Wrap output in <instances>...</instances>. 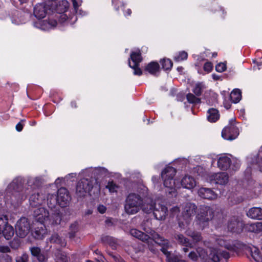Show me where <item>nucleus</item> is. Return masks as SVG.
Here are the masks:
<instances>
[{
  "mask_svg": "<svg viewBox=\"0 0 262 262\" xmlns=\"http://www.w3.org/2000/svg\"><path fill=\"white\" fill-rule=\"evenodd\" d=\"M147 190V188L144 187L142 188H139L137 193L132 192L128 194L124 205V209L127 213L134 214L141 210V206L146 199Z\"/></svg>",
  "mask_w": 262,
  "mask_h": 262,
  "instance_id": "nucleus-1",
  "label": "nucleus"
},
{
  "mask_svg": "<svg viewBox=\"0 0 262 262\" xmlns=\"http://www.w3.org/2000/svg\"><path fill=\"white\" fill-rule=\"evenodd\" d=\"M31 189V188L24 189L21 181L18 178H15L9 184L6 191L12 201L19 203L27 198Z\"/></svg>",
  "mask_w": 262,
  "mask_h": 262,
  "instance_id": "nucleus-2",
  "label": "nucleus"
},
{
  "mask_svg": "<svg viewBox=\"0 0 262 262\" xmlns=\"http://www.w3.org/2000/svg\"><path fill=\"white\" fill-rule=\"evenodd\" d=\"M36 220L40 223L39 226L35 227L32 231L33 237L36 239H41L46 233L44 222L48 217L49 213L46 212L45 208L40 207L34 211Z\"/></svg>",
  "mask_w": 262,
  "mask_h": 262,
  "instance_id": "nucleus-3",
  "label": "nucleus"
},
{
  "mask_svg": "<svg viewBox=\"0 0 262 262\" xmlns=\"http://www.w3.org/2000/svg\"><path fill=\"white\" fill-rule=\"evenodd\" d=\"M93 188V181L89 179L83 178L80 179L76 187V194L79 198H82L86 193L90 195V192Z\"/></svg>",
  "mask_w": 262,
  "mask_h": 262,
  "instance_id": "nucleus-4",
  "label": "nucleus"
},
{
  "mask_svg": "<svg viewBox=\"0 0 262 262\" xmlns=\"http://www.w3.org/2000/svg\"><path fill=\"white\" fill-rule=\"evenodd\" d=\"M239 129L235 125V122L231 120L229 124L222 131V137L225 140L232 141L237 138Z\"/></svg>",
  "mask_w": 262,
  "mask_h": 262,
  "instance_id": "nucleus-5",
  "label": "nucleus"
},
{
  "mask_svg": "<svg viewBox=\"0 0 262 262\" xmlns=\"http://www.w3.org/2000/svg\"><path fill=\"white\" fill-rule=\"evenodd\" d=\"M198 256L203 262H219L220 256L217 251L214 249H211L209 253L204 249H199L197 250Z\"/></svg>",
  "mask_w": 262,
  "mask_h": 262,
  "instance_id": "nucleus-6",
  "label": "nucleus"
},
{
  "mask_svg": "<svg viewBox=\"0 0 262 262\" xmlns=\"http://www.w3.org/2000/svg\"><path fill=\"white\" fill-rule=\"evenodd\" d=\"M30 228L28 219L25 217H22L17 222L15 225L16 233L19 237L24 238L28 234Z\"/></svg>",
  "mask_w": 262,
  "mask_h": 262,
  "instance_id": "nucleus-7",
  "label": "nucleus"
},
{
  "mask_svg": "<svg viewBox=\"0 0 262 262\" xmlns=\"http://www.w3.org/2000/svg\"><path fill=\"white\" fill-rule=\"evenodd\" d=\"M244 224L242 221L235 216L231 217L227 223L228 230L233 233L239 234L243 231Z\"/></svg>",
  "mask_w": 262,
  "mask_h": 262,
  "instance_id": "nucleus-8",
  "label": "nucleus"
},
{
  "mask_svg": "<svg viewBox=\"0 0 262 262\" xmlns=\"http://www.w3.org/2000/svg\"><path fill=\"white\" fill-rule=\"evenodd\" d=\"M214 216V212L212 209L207 206H204L200 208V212L196 215L199 223L204 224L208 223Z\"/></svg>",
  "mask_w": 262,
  "mask_h": 262,
  "instance_id": "nucleus-9",
  "label": "nucleus"
},
{
  "mask_svg": "<svg viewBox=\"0 0 262 262\" xmlns=\"http://www.w3.org/2000/svg\"><path fill=\"white\" fill-rule=\"evenodd\" d=\"M154 238L155 242L161 246L160 250L166 256L167 260L171 258L172 257H170L171 252L168 251L170 247L169 241L158 234H156Z\"/></svg>",
  "mask_w": 262,
  "mask_h": 262,
  "instance_id": "nucleus-10",
  "label": "nucleus"
},
{
  "mask_svg": "<svg viewBox=\"0 0 262 262\" xmlns=\"http://www.w3.org/2000/svg\"><path fill=\"white\" fill-rule=\"evenodd\" d=\"M70 200L69 192L67 189L64 187L59 188L57 191V195L55 198V201L61 207H66Z\"/></svg>",
  "mask_w": 262,
  "mask_h": 262,
  "instance_id": "nucleus-11",
  "label": "nucleus"
},
{
  "mask_svg": "<svg viewBox=\"0 0 262 262\" xmlns=\"http://www.w3.org/2000/svg\"><path fill=\"white\" fill-rule=\"evenodd\" d=\"M197 210V206L191 203H187L183 208L182 217L186 224L189 223L191 216L195 214Z\"/></svg>",
  "mask_w": 262,
  "mask_h": 262,
  "instance_id": "nucleus-12",
  "label": "nucleus"
},
{
  "mask_svg": "<svg viewBox=\"0 0 262 262\" xmlns=\"http://www.w3.org/2000/svg\"><path fill=\"white\" fill-rule=\"evenodd\" d=\"M146 201H144L142 205L141 206V210L147 214L150 213L154 210V208L156 206V203L149 196L148 190L146 191Z\"/></svg>",
  "mask_w": 262,
  "mask_h": 262,
  "instance_id": "nucleus-13",
  "label": "nucleus"
},
{
  "mask_svg": "<svg viewBox=\"0 0 262 262\" xmlns=\"http://www.w3.org/2000/svg\"><path fill=\"white\" fill-rule=\"evenodd\" d=\"M50 9L51 8L47 7L46 4L39 3L36 4L34 7L33 13L37 18L41 19L46 16L48 10Z\"/></svg>",
  "mask_w": 262,
  "mask_h": 262,
  "instance_id": "nucleus-14",
  "label": "nucleus"
},
{
  "mask_svg": "<svg viewBox=\"0 0 262 262\" xmlns=\"http://www.w3.org/2000/svg\"><path fill=\"white\" fill-rule=\"evenodd\" d=\"M160 71V66L158 62L152 61L146 64L143 69L144 73H149L152 76H157V73Z\"/></svg>",
  "mask_w": 262,
  "mask_h": 262,
  "instance_id": "nucleus-15",
  "label": "nucleus"
},
{
  "mask_svg": "<svg viewBox=\"0 0 262 262\" xmlns=\"http://www.w3.org/2000/svg\"><path fill=\"white\" fill-rule=\"evenodd\" d=\"M30 251L32 255L35 258L38 262H47L48 256L44 251H41V249L37 247H33L31 248Z\"/></svg>",
  "mask_w": 262,
  "mask_h": 262,
  "instance_id": "nucleus-16",
  "label": "nucleus"
},
{
  "mask_svg": "<svg viewBox=\"0 0 262 262\" xmlns=\"http://www.w3.org/2000/svg\"><path fill=\"white\" fill-rule=\"evenodd\" d=\"M45 201V196L38 192L32 193L29 198L30 205L32 207H37L40 206Z\"/></svg>",
  "mask_w": 262,
  "mask_h": 262,
  "instance_id": "nucleus-17",
  "label": "nucleus"
},
{
  "mask_svg": "<svg viewBox=\"0 0 262 262\" xmlns=\"http://www.w3.org/2000/svg\"><path fill=\"white\" fill-rule=\"evenodd\" d=\"M167 211V208L165 206L159 205L158 208L156 206L152 212L156 220L162 221L165 219Z\"/></svg>",
  "mask_w": 262,
  "mask_h": 262,
  "instance_id": "nucleus-18",
  "label": "nucleus"
},
{
  "mask_svg": "<svg viewBox=\"0 0 262 262\" xmlns=\"http://www.w3.org/2000/svg\"><path fill=\"white\" fill-rule=\"evenodd\" d=\"M198 193L200 197L207 200H214L217 196V194L213 190L208 188L202 187L200 188Z\"/></svg>",
  "mask_w": 262,
  "mask_h": 262,
  "instance_id": "nucleus-19",
  "label": "nucleus"
},
{
  "mask_svg": "<svg viewBox=\"0 0 262 262\" xmlns=\"http://www.w3.org/2000/svg\"><path fill=\"white\" fill-rule=\"evenodd\" d=\"M164 186L167 188V192L169 194L173 195L177 193L176 188L175 180L174 178H167V179H162Z\"/></svg>",
  "mask_w": 262,
  "mask_h": 262,
  "instance_id": "nucleus-20",
  "label": "nucleus"
},
{
  "mask_svg": "<svg viewBox=\"0 0 262 262\" xmlns=\"http://www.w3.org/2000/svg\"><path fill=\"white\" fill-rule=\"evenodd\" d=\"M231 165V160L227 156L219 157L217 160V167L222 170H227Z\"/></svg>",
  "mask_w": 262,
  "mask_h": 262,
  "instance_id": "nucleus-21",
  "label": "nucleus"
},
{
  "mask_svg": "<svg viewBox=\"0 0 262 262\" xmlns=\"http://www.w3.org/2000/svg\"><path fill=\"white\" fill-rule=\"evenodd\" d=\"M182 186L186 189H191L193 188L196 185V182L193 177L186 175L181 180Z\"/></svg>",
  "mask_w": 262,
  "mask_h": 262,
  "instance_id": "nucleus-22",
  "label": "nucleus"
},
{
  "mask_svg": "<svg viewBox=\"0 0 262 262\" xmlns=\"http://www.w3.org/2000/svg\"><path fill=\"white\" fill-rule=\"evenodd\" d=\"M215 183L221 185L226 184L229 180V177L226 172H219L213 176Z\"/></svg>",
  "mask_w": 262,
  "mask_h": 262,
  "instance_id": "nucleus-23",
  "label": "nucleus"
},
{
  "mask_svg": "<svg viewBox=\"0 0 262 262\" xmlns=\"http://www.w3.org/2000/svg\"><path fill=\"white\" fill-rule=\"evenodd\" d=\"M248 217L258 220H262V209L259 207H252L247 213Z\"/></svg>",
  "mask_w": 262,
  "mask_h": 262,
  "instance_id": "nucleus-24",
  "label": "nucleus"
},
{
  "mask_svg": "<svg viewBox=\"0 0 262 262\" xmlns=\"http://www.w3.org/2000/svg\"><path fill=\"white\" fill-rule=\"evenodd\" d=\"M220 115L219 111L214 108H210L208 109L207 112V118L210 122H215L219 120Z\"/></svg>",
  "mask_w": 262,
  "mask_h": 262,
  "instance_id": "nucleus-25",
  "label": "nucleus"
},
{
  "mask_svg": "<svg viewBox=\"0 0 262 262\" xmlns=\"http://www.w3.org/2000/svg\"><path fill=\"white\" fill-rule=\"evenodd\" d=\"M177 172L176 168L172 166H166L161 172L162 179L174 178Z\"/></svg>",
  "mask_w": 262,
  "mask_h": 262,
  "instance_id": "nucleus-26",
  "label": "nucleus"
},
{
  "mask_svg": "<svg viewBox=\"0 0 262 262\" xmlns=\"http://www.w3.org/2000/svg\"><path fill=\"white\" fill-rule=\"evenodd\" d=\"M130 232L132 236L143 242L148 241L150 238L148 235L136 229H131Z\"/></svg>",
  "mask_w": 262,
  "mask_h": 262,
  "instance_id": "nucleus-27",
  "label": "nucleus"
},
{
  "mask_svg": "<svg viewBox=\"0 0 262 262\" xmlns=\"http://www.w3.org/2000/svg\"><path fill=\"white\" fill-rule=\"evenodd\" d=\"M128 59H130V61L132 60L134 62V64H140L143 60L141 51L138 49L135 51L131 52L130 57Z\"/></svg>",
  "mask_w": 262,
  "mask_h": 262,
  "instance_id": "nucleus-28",
  "label": "nucleus"
},
{
  "mask_svg": "<svg viewBox=\"0 0 262 262\" xmlns=\"http://www.w3.org/2000/svg\"><path fill=\"white\" fill-rule=\"evenodd\" d=\"M101 241L103 244H108L112 249L115 250L117 249V241L113 237L108 235H103L101 237Z\"/></svg>",
  "mask_w": 262,
  "mask_h": 262,
  "instance_id": "nucleus-29",
  "label": "nucleus"
},
{
  "mask_svg": "<svg viewBox=\"0 0 262 262\" xmlns=\"http://www.w3.org/2000/svg\"><path fill=\"white\" fill-rule=\"evenodd\" d=\"M242 98V92L239 89H235L231 93L229 99L231 102L237 103Z\"/></svg>",
  "mask_w": 262,
  "mask_h": 262,
  "instance_id": "nucleus-30",
  "label": "nucleus"
},
{
  "mask_svg": "<svg viewBox=\"0 0 262 262\" xmlns=\"http://www.w3.org/2000/svg\"><path fill=\"white\" fill-rule=\"evenodd\" d=\"M159 62L162 67V69L165 71H170L173 66V62L169 58H164L161 59Z\"/></svg>",
  "mask_w": 262,
  "mask_h": 262,
  "instance_id": "nucleus-31",
  "label": "nucleus"
},
{
  "mask_svg": "<svg viewBox=\"0 0 262 262\" xmlns=\"http://www.w3.org/2000/svg\"><path fill=\"white\" fill-rule=\"evenodd\" d=\"M217 94L213 92H206L205 94V99L206 102L209 104H212L215 102L217 99Z\"/></svg>",
  "mask_w": 262,
  "mask_h": 262,
  "instance_id": "nucleus-32",
  "label": "nucleus"
},
{
  "mask_svg": "<svg viewBox=\"0 0 262 262\" xmlns=\"http://www.w3.org/2000/svg\"><path fill=\"white\" fill-rule=\"evenodd\" d=\"M50 241L51 243L57 244L61 246L66 245L64 239H63L57 233L53 234L50 237Z\"/></svg>",
  "mask_w": 262,
  "mask_h": 262,
  "instance_id": "nucleus-33",
  "label": "nucleus"
},
{
  "mask_svg": "<svg viewBox=\"0 0 262 262\" xmlns=\"http://www.w3.org/2000/svg\"><path fill=\"white\" fill-rule=\"evenodd\" d=\"M69 7V3L67 0H62L59 2L57 6V11L59 13H62L68 11Z\"/></svg>",
  "mask_w": 262,
  "mask_h": 262,
  "instance_id": "nucleus-34",
  "label": "nucleus"
},
{
  "mask_svg": "<svg viewBox=\"0 0 262 262\" xmlns=\"http://www.w3.org/2000/svg\"><path fill=\"white\" fill-rule=\"evenodd\" d=\"M251 255L256 262H262V255L258 248L255 247L254 250H251Z\"/></svg>",
  "mask_w": 262,
  "mask_h": 262,
  "instance_id": "nucleus-35",
  "label": "nucleus"
},
{
  "mask_svg": "<svg viewBox=\"0 0 262 262\" xmlns=\"http://www.w3.org/2000/svg\"><path fill=\"white\" fill-rule=\"evenodd\" d=\"M105 188L107 189L110 193L117 192L119 186L117 185L113 180L109 181L107 182Z\"/></svg>",
  "mask_w": 262,
  "mask_h": 262,
  "instance_id": "nucleus-36",
  "label": "nucleus"
},
{
  "mask_svg": "<svg viewBox=\"0 0 262 262\" xmlns=\"http://www.w3.org/2000/svg\"><path fill=\"white\" fill-rule=\"evenodd\" d=\"M128 64L130 68L134 70V75L140 76L144 73V71L139 67L140 64L131 65L130 59H128Z\"/></svg>",
  "mask_w": 262,
  "mask_h": 262,
  "instance_id": "nucleus-37",
  "label": "nucleus"
},
{
  "mask_svg": "<svg viewBox=\"0 0 262 262\" xmlns=\"http://www.w3.org/2000/svg\"><path fill=\"white\" fill-rule=\"evenodd\" d=\"M195 95H193L192 93H189L186 95V99L187 101L189 103L191 104H199L201 102V100L200 98L197 97Z\"/></svg>",
  "mask_w": 262,
  "mask_h": 262,
  "instance_id": "nucleus-38",
  "label": "nucleus"
},
{
  "mask_svg": "<svg viewBox=\"0 0 262 262\" xmlns=\"http://www.w3.org/2000/svg\"><path fill=\"white\" fill-rule=\"evenodd\" d=\"M188 58V54L186 52L182 51L179 52L178 54L173 57V60L176 62H180L186 60Z\"/></svg>",
  "mask_w": 262,
  "mask_h": 262,
  "instance_id": "nucleus-39",
  "label": "nucleus"
},
{
  "mask_svg": "<svg viewBox=\"0 0 262 262\" xmlns=\"http://www.w3.org/2000/svg\"><path fill=\"white\" fill-rule=\"evenodd\" d=\"M176 239L178 242L185 246L186 247L190 246L191 244L190 243L189 239L185 237L183 234H180L177 235Z\"/></svg>",
  "mask_w": 262,
  "mask_h": 262,
  "instance_id": "nucleus-40",
  "label": "nucleus"
},
{
  "mask_svg": "<svg viewBox=\"0 0 262 262\" xmlns=\"http://www.w3.org/2000/svg\"><path fill=\"white\" fill-rule=\"evenodd\" d=\"M218 244L221 247H224L226 249H227L231 251H233L235 249V246L233 245L230 244L229 243L227 242V241H226L225 240L219 239L218 241Z\"/></svg>",
  "mask_w": 262,
  "mask_h": 262,
  "instance_id": "nucleus-41",
  "label": "nucleus"
},
{
  "mask_svg": "<svg viewBox=\"0 0 262 262\" xmlns=\"http://www.w3.org/2000/svg\"><path fill=\"white\" fill-rule=\"evenodd\" d=\"M192 92L196 96H200L202 95L203 92V87L202 84L201 83H196L193 88Z\"/></svg>",
  "mask_w": 262,
  "mask_h": 262,
  "instance_id": "nucleus-42",
  "label": "nucleus"
},
{
  "mask_svg": "<svg viewBox=\"0 0 262 262\" xmlns=\"http://www.w3.org/2000/svg\"><path fill=\"white\" fill-rule=\"evenodd\" d=\"M226 64L224 62H220L215 66V70L217 72H223L226 71Z\"/></svg>",
  "mask_w": 262,
  "mask_h": 262,
  "instance_id": "nucleus-43",
  "label": "nucleus"
},
{
  "mask_svg": "<svg viewBox=\"0 0 262 262\" xmlns=\"http://www.w3.org/2000/svg\"><path fill=\"white\" fill-rule=\"evenodd\" d=\"M190 236L195 243L200 242L202 239L201 234L200 232H192Z\"/></svg>",
  "mask_w": 262,
  "mask_h": 262,
  "instance_id": "nucleus-44",
  "label": "nucleus"
},
{
  "mask_svg": "<svg viewBox=\"0 0 262 262\" xmlns=\"http://www.w3.org/2000/svg\"><path fill=\"white\" fill-rule=\"evenodd\" d=\"M213 67L212 63L211 62L207 61L204 63L203 69L205 72L210 73L212 70Z\"/></svg>",
  "mask_w": 262,
  "mask_h": 262,
  "instance_id": "nucleus-45",
  "label": "nucleus"
},
{
  "mask_svg": "<svg viewBox=\"0 0 262 262\" xmlns=\"http://www.w3.org/2000/svg\"><path fill=\"white\" fill-rule=\"evenodd\" d=\"M20 245V242L18 239H14L12 241L10 242V246L12 248L14 249H18Z\"/></svg>",
  "mask_w": 262,
  "mask_h": 262,
  "instance_id": "nucleus-46",
  "label": "nucleus"
},
{
  "mask_svg": "<svg viewBox=\"0 0 262 262\" xmlns=\"http://www.w3.org/2000/svg\"><path fill=\"white\" fill-rule=\"evenodd\" d=\"M7 224L8 219L6 216H4V217H0V231L5 227Z\"/></svg>",
  "mask_w": 262,
  "mask_h": 262,
  "instance_id": "nucleus-47",
  "label": "nucleus"
},
{
  "mask_svg": "<svg viewBox=\"0 0 262 262\" xmlns=\"http://www.w3.org/2000/svg\"><path fill=\"white\" fill-rule=\"evenodd\" d=\"M58 259L60 262H68V257L64 252H61L58 255Z\"/></svg>",
  "mask_w": 262,
  "mask_h": 262,
  "instance_id": "nucleus-48",
  "label": "nucleus"
},
{
  "mask_svg": "<svg viewBox=\"0 0 262 262\" xmlns=\"http://www.w3.org/2000/svg\"><path fill=\"white\" fill-rule=\"evenodd\" d=\"M218 254L220 256V260L222 258H224L226 259H228L230 257V254L229 252L226 251H222V252H218Z\"/></svg>",
  "mask_w": 262,
  "mask_h": 262,
  "instance_id": "nucleus-49",
  "label": "nucleus"
},
{
  "mask_svg": "<svg viewBox=\"0 0 262 262\" xmlns=\"http://www.w3.org/2000/svg\"><path fill=\"white\" fill-rule=\"evenodd\" d=\"M28 256L26 254H23L21 256H18L16 258V262H27Z\"/></svg>",
  "mask_w": 262,
  "mask_h": 262,
  "instance_id": "nucleus-50",
  "label": "nucleus"
},
{
  "mask_svg": "<svg viewBox=\"0 0 262 262\" xmlns=\"http://www.w3.org/2000/svg\"><path fill=\"white\" fill-rule=\"evenodd\" d=\"M189 258L194 261H196L198 259V255L194 251H191L188 254Z\"/></svg>",
  "mask_w": 262,
  "mask_h": 262,
  "instance_id": "nucleus-51",
  "label": "nucleus"
},
{
  "mask_svg": "<svg viewBox=\"0 0 262 262\" xmlns=\"http://www.w3.org/2000/svg\"><path fill=\"white\" fill-rule=\"evenodd\" d=\"M25 121V120H24V119L21 120L20 121H19L16 125L15 129L17 132H20L23 130L24 126V124L23 123V122Z\"/></svg>",
  "mask_w": 262,
  "mask_h": 262,
  "instance_id": "nucleus-52",
  "label": "nucleus"
},
{
  "mask_svg": "<svg viewBox=\"0 0 262 262\" xmlns=\"http://www.w3.org/2000/svg\"><path fill=\"white\" fill-rule=\"evenodd\" d=\"M115 262H126L119 255H113L110 254Z\"/></svg>",
  "mask_w": 262,
  "mask_h": 262,
  "instance_id": "nucleus-53",
  "label": "nucleus"
},
{
  "mask_svg": "<svg viewBox=\"0 0 262 262\" xmlns=\"http://www.w3.org/2000/svg\"><path fill=\"white\" fill-rule=\"evenodd\" d=\"M185 260L180 259L177 256H173L171 258H168L167 262H185Z\"/></svg>",
  "mask_w": 262,
  "mask_h": 262,
  "instance_id": "nucleus-54",
  "label": "nucleus"
},
{
  "mask_svg": "<svg viewBox=\"0 0 262 262\" xmlns=\"http://www.w3.org/2000/svg\"><path fill=\"white\" fill-rule=\"evenodd\" d=\"M112 4L114 6L115 9L118 11L119 10L120 2L119 0H112Z\"/></svg>",
  "mask_w": 262,
  "mask_h": 262,
  "instance_id": "nucleus-55",
  "label": "nucleus"
},
{
  "mask_svg": "<svg viewBox=\"0 0 262 262\" xmlns=\"http://www.w3.org/2000/svg\"><path fill=\"white\" fill-rule=\"evenodd\" d=\"M74 231L78 232V224L77 222H74L72 224L70 227V231Z\"/></svg>",
  "mask_w": 262,
  "mask_h": 262,
  "instance_id": "nucleus-56",
  "label": "nucleus"
},
{
  "mask_svg": "<svg viewBox=\"0 0 262 262\" xmlns=\"http://www.w3.org/2000/svg\"><path fill=\"white\" fill-rule=\"evenodd\" d=\"M170 213L172 215H175L180 211V208L178 206H174L170 209Z\"/></svg>",
  "mask_w": 262,
  "mask_h": 262,
  "instance_id": "nucleus-57",
  "label": "nucleus"
},
{
  "mask_svg": "<svg viewBox=\"0 0 262 262\" xmlns=\"http://www.w3.org/2000/svg\"><path fill=\"white\" fill-rule=\"evenodd\" d=\"M97 210L99 213L103 214L106 210V207L103 205H99L97 207Z\"/></svg>",
  "mask_w": 262,
  "mask_h": 262,
  "instance_id": "nucleus-58",
  "label": "nucleus"
},
{
  "mask_svg": "<svg viewBox=\"0 0 262 262\" xmlns=\"http://www.w3.org/2000/svg\"><path fill=\"white\" fill-rule=\"evenodd\" d=\"M0 251L3 253H8L10 252V249L7 246H0Z\"/></svg>",
  "mask_w": 262,
  "mask_h": 262,
  "instance_id": "nucleus-59",
  "label": "nucleus"
},
{
  "mask_svg": "<svg viewBox=\"0 0 262 262\" xmlns=\"http://www.w3.org/2000/svg\"><path fill=\"white\" fill-rule=\"evenodd\" d=\"M177 97L178 100L183 101L185 99V95L183 93H180L177 95Z\"/></svg>",
  "mask_w": 262,
  "mask_h": 262,
  "instance_id": "nucleus-60",
  "label": "nucleus"
},
{
  "mask_svg": "<svg viewBox=\"0 0 262 262\" xmlns=\"http://www.w3.org/2000/svg\"><path fill=\"white\" fill-rule=\"evenodd\" d=\"M223 104L225 108H226L227 110H229L231 108V102L229 101L225 100L223 102Z\"/></svg>",
  "mask_w": 262,
  "mask_h": 262,
  "instance_id": "nucleus-61",
  "label": "nucleus"
},
{
  "mask_svg": "<svg viewBox=\"0 0 262 262\" xmlns=\"http://www.w3.org/2000/svg\"><path fill=\"white\" fill-rule=\"evenodd\" d=\"M77 232H76V231H70V232H69V237L70 238H74L75 236H76V233H77Z\"/></svg>",
  "mask_w": 262,
  "mask_h": 262,
  "instance_id": "nucleus-62",
  "label": "nucleus"
},
{
  "mask_svg": "<svg viewBox=\"0 0 262 262\" xmlns=\"http://www.w3.org/2000/svg\"><path fill=\"white\" fill-rule=\"evenodd\" d=\"M48 24L51 26L55 27L57 25V23L55 20H49Z\"/></svg>",
  "mask_w": 262,
  "mask_h": 262,
  "instance_id": "nucleus-63",
  "label": "nucleus"
},
{
  "mask_svg": "<svg viewBox=\"0 0 262 262\" xmlns=\"http://www.w3.org/2000/svg\"><path fill=\"white\" fill-rule=\"evenodd\" d=\"M5 260H6V262H11L12 261V258L10 256L8 255H6L4 257Z\"/></svg>",
  "mask_w": 262,
  "mask_h": 262,
  "instance_id": "nucleus-64",
  "label": "nucleus"
}]
</instances>
